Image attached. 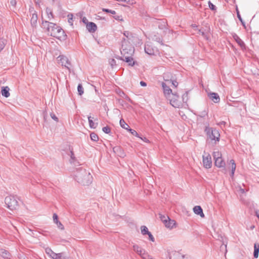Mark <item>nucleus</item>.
Here are the masks:
<instances>
[{"label": "nucleus", "instance_id": "nucleus-27", "mask_svg": "<svg viewBox=\"0 0 259 259\" xmlns=\"http://www.w3.org/2000/svg\"><path fill=\"white\" fill-rule=\"evenodd\" d=\"M46 252L48 254L50 257H51L53 259H54L56 257V255L57 253H55L52 251V250L50 248H47L46 249Z\"/></svg>", "mask_w": 259, "mask_h": 259}, {"label": "nucleus", "instance_id": "nucleus-13", "mask_svg": "<svg viewBox=\"0 0 259 259\" xmlns=\"http://www.w3.org/2000/svg\"><path fill=\"white\" fill-rule=\"evenodd\" d=\"M194 213L197 215H199L201 217H204V214L203 212L202 208L200 206H195L193 208Z\"/></svg>", "mask_w": 259, "mask_h": 259}, {"label": "nucleus", "instance_id": "nucleus-7", "mask_svg": "<svg viewBox=\"0 0 259 259\" xmlns=\"http://www.w3.org/2000/svg\"><path fill=\"white\" fill-rule=\"evenodd\" d=\"M57 59L59 64H61L62 66L66 67L67 69H68L69 71L70 70L69 67L70 66V63L67 57L63 55H60L57 58Z\"/></svg>", "mask_w": 259, "mask_h": 259}, {"label": "nucleus", "instance_id": "nucleus-37", "mask_svg": "<svg viewBox=\"0 0 259 259\" xmlns=\"http://www.w3.org/2000/svg\"><path fill=\"white\" fill-rule=\"evenodd\" d=\"M227 104L230 106H237V104H238V103L236 101L229 99V100L227 101Z\"/></svg>", "mask_w": 259, "mask_h": 259}, {"label": "nucleus", "instance_id": "nucleus-9", "mask_svg": "<svg viewBox=\"0 0 259 259\" xmlns=\"http://www.w3.org/2000/svg\"><path fill=\"white\" fill-rule=\"evenodd\" d=\"M120 52L121 55H122V57L129 56H131L134 53V49L131 46H129L128 48H126L123 45H122Z\"/></svg>", "mask_w": 259, "mask_h": 259}, {"label": "nucleus", "instance_id": "nucleus-29", "mask_svg": "<svg viewBox=\"0 0 259 259\" xmlns=\"http://www.w3.org/2000/svg\"><path fill=\"white\" fill-rule=\"evenodd\" d=\"M37 20V15L36 14H33L31 18V24L33 26H35Z\"/></svg>", "mask_w": 259, "mask_h": 259}, {"label": "nucleus", "instance_id": "nucleus-53", "mask_svg": "<svg viewBox=\"0 0 259 259\" xmlns=\"http://www.w3.org/2000/svg\"><path fill=\"white\" fill-rule=\"evenodd\" d=\"M53 218L54 222L55 221H57V220H58V217L56 213L53 214Z\"/></svg>", "mask_w": 259, "mask_h": 259}, {"label": "nucleus", "instance_id": "nucleus-35", "mask_svg": "<svg viewBox=\"0 0 259 259\" xmlns=\"http://www.w3.org/2000/svg\"><path fill=\"white\" fill-rule=\"evenodd\" d=\"M46 13H47L48 19L50 20L53 17L52 11L51 9L47 8Z\"/></svg>", "mask_w": 259, "mask_h": 259}, {"label": "nucleus", "instance_id": "nucleus-30", "mask_svg": "<svg viewBox=\"0 0 259 259\" xmlns=\"http://www.w3.org/2000/svg\"><path fill=\"white\" fill-rule=\"evenodd\" d=\"M141 233L143 235H148L150 232L148 231L147 227L145 226H142L141 227Z\"/></svg>", "mask_w": 259, "mask_h": 259}, {"label": "nucleus", "instance_id": "nucleus-50", "mask_svg": "<svg viewBox=\"0 0 259 259\" xmlns=\"http://www.w3.org/2000/svg\"><path fill=\"white\" fill-rule=\"evenodd\" d=\"M208 6L210 9L212 10H215V6L214 5H213L210 2H208Z\"/></svg>", "mask_w": 259, "mask_h": 259}, {"label": "nucleus", "instance_id": "nucleus-40", "mask_svg": "<svg viewBox=\"0 0 259 259\" xmlns=\"http://www.w3.org/2000/svg\"><path fill=\"white\" fill-rule=\"evenodd\" d=\"M68 23L70 24V25H73V15L71 14L68 15Z\"/></svg>", "mask_w": 259, "mask_h": 259}, {"label": "nucleus", "instance_id": "nucleus-44", "mask_svg": "<svg viewBox=\"0 0 259 259\" xmlns=\"http://www.w3.org/2000/svg\"><path fill=\"white\" fill-rule=\"evenodd\" d=\"M50 116H51V118L53 120H54L55 121H56V122L59 121L58 118L56 116V115L54 113H53V112L51 113Z\"/></svg>", "mask_w": 259, "mask_h": 259}, {"label": "nucleus", "instance_id": "nucleus-36", "mask_svg": "<svg viewBox=\"0 0 259 259\" xmlns=\"http://www.w3.org/2000/svg\"><path fill=\"white\" fill-rule=\"evenodd\" d=\"M54 223L57 225L58 228L60 230H63L64 229V226L58 220H57V221L54 222Z\"/></svg>", "mask_w": 259, "mask_h": 259}, {"label": "nucleus", "instance_id": "nucleus-43", "mask_svg": "<svg viewBox=\"0 0 259 259\" xmlns=\"http://www.w3.org/2000/svg\"><path fill=\"white\" fill-rule=\"evenodd\" d=\"M206 92H207V94H208V96L209 97H213V98H214V97H219V96L218 95V94L217 93H209L207 92V91H206Z\"/></svg>", "mask_w": 259, "mask_h": 259}, {"label": "nucleus", "instance_id": "nucleus-23", "mask_svg": "<svg viewBox=\"0 0 259 259\" xmlns=\"http://www.w3.org/2000/svg\"><path fill=\"white\" fill-rule=\"evenodd\" d=\"M258 252H259V244L257 243H255L254 244V251H253V256L254 258H257L258 256Z\"/></svg>", "mask_w": 259, "mask_h": 259}, {"label": "nucleus", "instance_id": "nucleus-28", "mask_svg": "<svg viewBox=\"0 0 259 259\" xmlns=\"http://www.w3.org/2000/svg\"><path fill=\"white\" fill-rule=\"evenodd\" d=\"M88 120L89 123L90 127L92 128H96L98 125V123H95L92 120L91 116H88Z\"/></svg>", "mask_w": 259, "mask_h": 259}, {"label": "nucleus", "instance_id": "nucleus-54", "mask_svg": "<svg viewBox=\"0 0 259 259\" xmlns=\"http://www.w3.org/2000/svg\"><path fill=\"white\" fill-rule=\"evenodd\" d=\"M212 99V101L214 102V103H219L220 101V98H211Z\"/></svg>", "mask_w": 259, "mask_h": 259}, {"label": "nucleus", "instance_id": "nucleus-51", "mask_svg": "<svg viewBox=\"0 0 259 259\" xmlns=\"http://www.w3.org/2000/svg\"><path fill=\"white\" fill-rule=\"evenodd\" d=\"M170 83H171L174 87H177L178 85V82L176 80H172V79H171Z\"/></svg>", "mask_w": 259, "mask_h": 259}, {"label": "nucleus", "instance_id": "nucleus-46", "mask_svg": "<svg viewBox=\"0 0 259 259\" xmlns=\"http://www.w3.org/2000/svg\"><path fill=\"white\" fill-rule=\"evenodd\" d=\"M143 259H149L151 256L149 255L146 251L141 256Z\"/></svg>", "mask_w": 259, "mask_h": 259}, {"label": "nucleus", "instance_id": "nucleus-24", "mask_svg": "<svg viewBox=\"0 0 259 259\" xmlns=\"http://www.w3.org/2000/svg\"><path fill=\"white\" fill-rule=\"evenodd\" d=\"M230 164H231V172L230 174V176L231 177H233L234 175V172L236 169V163L235 162V161L233 159H232L230 160Z\"/></svg>", "mask_w": 259, "mask_h": 259}, {"label": "nucleus", "instance_id": "nucleus-49", "mask_svg": "<svg viewBox=\"0 0 259 259\" xmlns=\"http://www.w3.org/2000/svg\"><path fill=\"white\" fill-rule=\"evenodd\" d=\"M113 17L116 20H118V21H122L123 20L121 15H115L113 16Z\"/></svg>", "mask_w": 259, "mask_h": 259}, {"label": "nucleus", "instance_id": "nucleus-45", "mask_svg": "<svg viewBox=\"0 0 259 259\" xmlns=\"http://www.w3.org/2000/svg\"><path fill=\"white\" fill-rule=\"evenodd\" d=\"M129 132L134 136H135L137 137H139V135L138 133L133 129H129Z\"/></svg>", "mask_w": 259, "mask_h": 259}, {"label": "nucleus", "instance_id": "nucleus-64", "mask_svg": "<svg viewBox=\"0 0 259 259\" xmlns=\"http://www.w3.org/2000/svg\"><path fill=\"white\" fill-rule=\"evenodd\" d=\"M128 34L129 32L128 31H126L124 33V35L127 37H128Z\"/></svg>", "mask_w": 259, "mask_h": 259}, {"label": "nucleus", "instance_id": "nucleus-52", "mask_svg": "<svg viewBox=\"0 0 259 259\" xmlns=\"http://www.w3.org/2000/svg\"><path fill=\"white\" fill-rule=\"evenodd\" d=\"M109 62L112 67L116 65V61L114 59H112Z\"/></svg>", "mask_w": 259, "mask_h": 259}, {"label": "nucleus", "instance_id": "nucleus-19", "mask_svg": "<svg viewBox=\"0 0 259 259\" xmlns=\"http://www.w3.org/2000/svg\"><path fill=\"white\" fill-rule=\"evenodd\" d=\"M87 28L90 32H95L97 27L96 25L93 22H89L87 25Z\"/></svg>", "mask_w": 259, "mask_h": 259}, {"label": "nucleus", "instance_id": "nucleus-61", "mask_svg": "<svg viewBox=\"0 0 259 259\" xmlns=\"http://www.w3.org/2000/svg\"><path fill=\"white\" fill-rule=\"evenodd\" d=\"M117 100H118V102L119 103H120L123 105L122 103L123 102V101L122 98H118Z\"/></svg>", "mask_w": 259, "mask_h": 259}, {"label": "nucleus", "instance_id": "nucleus-26", "mask_svg": "<svg viewBox=\"0 0 259 259\" xmlns=\"http://www.w3.org/2000/svg\"><path fill=\"white\" fill-rule=\"evenodd\" d=\"M150 37L151 39H152L153 40H154L155 41H157L159 43L162 44V39L161 37L158 35L156 34H151L150 35Z\"/></svg>", "mask_w": 259, "mask_h": 259}, {"label": "nucleus", "instance_id": "nucleus-22", "mask_svg": "<svg viewBox=\"0 0 259 259\" xmlns=\"http://www.w3.org/2000/svg\"><path fill=\"white\" fill-rule=\"evenodd\" d=\"M9 88L8 87H3L2 89V95L5 97H8L10 96Z\"/></svg>", "mask_w": 259, "mask_h": 259}, {"label": "nucleus", "instance_id": "nucleus-57", "mask_svg": "<svg viewBox=\"0 0 259 259\" xmlns=\"http://www.w3.org/2000/svg\"><path fill=\"white\" fill-rule=\"evenodd\" d=\"M82 22L87 25V24H88V19L85 18V17H83L82 19Z\"/></svg>", "mask_w": 259, "mask_h": 259}, {"label": "nucleus", "instance_id": "nucleus-4", "mask_svg": "<svg viewBox=\"0 0 259 259\" xmlns=\"http://www.w3.org/2000/svg\"><path fill=\"white\" fill-rule=\"evenodd\" d=\"M168 100L171 106L175 108H186L188 106V98H171Z\"/></svg>", "mask_w": 259, "mask_h": 259}, {"label": "nucleus", "instance_id": "nucleus-59", "mask_svg": "<svg viewBox=\"0 0 259 259\" xmlns=\"http://www.w3.org/2000/svg\"><path fill=\"white\" fill-rule=\"evenodd\" d=\"M70 157L72 159H74L75 158L74 153L72 151H70Z\"/></svg>", "mask_w": 259, "mask_h": 259}, {"label": "nucleus", "instance_id": "nucleus-21", "mask_svg": "<svg viewBox=\"0 0 259 259\" xmlns=\"http://www.w3.org/2000/svg\"><path fill=\"white\" fill-rule=\"evenodd\" d=\"M233 38L236 41V42L241 47L243 48L245 46L244 42L241 40V38L236 34L233 35Z\"/></svg>", "mask_w": 259, "mask_h": 259}, {"label": "nucleus", "instance_id": "nucleus-48", "mask_svg": "<svg viewBox=\"0 0 259 259\" xmlns=\"http://www.w3.org/2000/svg\"><path fill=\"white\" fill-rule=\"evenodd\" d=\"M148 235L149 236V239L150 241H151L152 242L155 241L154 237H153V236L152 235V234H151V233L150 232L148 233Z\"/></svg>", "mask_w": 259, "mask_h": 259}, {"label": "nucleus", "instance_id": "nucleus-38", "mask_svg": "<svg viewBox=\"0 0 259 259\" xmlns=\"http://www.w3.org/2000/svg\"><path fill=\"white\" fill-rule=\"evenodd\" d=\"M120 126L123 128H125L126 126L128 127V125L125 122L123 119H121L119 121Z\"/></svg>", "mask_w": 259, "mask_h": 259}, {"label": "nucleus", "instance_id": "nucleus-1", "mask_svg": "<svg viewBox=\"0 0 259 259\" xmlns=\"http://www.w3.org/2000/svg\"><path fill=\"white\" fill-rule=\"evenodd\" d=\"M42 25L44 28H47L48 34L60 40L65 39L66 35L64 30L56 24L45 21H42Z\"/></svg>", "mask_w": 259, "mask_h": 259}, {"label": "nucleus", "instance_id": "nucleus-58", "mask_svg": "<svg viewBox=\"0 0 259 259\" xmlns=\"http://www.w3.org/2000/svg\"><path fill=\"white\" fill-rule=\"evenodd\" d=\"M199 33L201 34L202 36H203L204 37H206L205 33L203 31H202L201 29L199 30Z\"/></svg>", "mask_w": 259, "mask_h": 259}, {"label": "nucleus", "instance_id": "nucleus-18", "mask_svg": "<svg viewBox=\"0 0 259 259\" xmlns=\"http://www.w3.org/2000/svg\"><path fill=\"white\" fill-rule=\"evenodd\" d=\"M172 75L169 72H166L163 74V79L165 81L164 82L167 83H170L172 79Z\"/></svg>", "mask_w": 259, "mask_h": 259}, {"label": "nucleus", "instance_id": "nucleus-42", "mask_svg": "<svg viewBox=\"0 0 259 259\" xmlns=\"http://www.w3.org/2000/svg\"><path fill=\"white\" fill-rule=\"evenodd\" d=\"M102 11L103 12H106V13H110L113 15H115L116 14V12L115 11H113V10H109V9H105V8H103L102 9Z\"/></svg>", "mask_w": 259, "mask_h": 259}, {"label": "nucleus", "instance_id": "nucleus-47", "mask_svg": "<svg viewBox=\"0 0 259 259\" xmlns=\"http://www.w3.org/2000/svg\"><path fill=\"white\" fill-rule=\"evenodd\" d=\"M42 114H43V117H44V121L45 122H47V121L48 115H47V112L46 110H44L43 111Z\"/></svg>", "mask_w": 259, "mask_h": 259}, {"label": "nucleus", "instance_id": "nucleus-31", "mask_svg": "<svg viewBox=\"0 0 259 259\" xmlns=\"http://www.w3.org/2000/svg\"><path fill=\"white\" fill-rule=\"evenodd\" d=\"M212 156L214 160L217 159L222 157V153L220 152L219 151H214L212 154Z\"/></svg>", "mask_w": 259, "mask_h": 259}, {"label": "nucleus", "instance_id": "nucleus-39", "mask_svg": "<svg viewBox=\"0 0 259 259\" xmlns=\"http://www.w3.org/2000/svg\"><path fill=\"white\" fill-rule=\"evenodd\" d=\"M160 215V220L164 224H165V222H166L169 219L168 216H165L162 214Z\"/></svg>", "mask_w": 259, "mask_h": 259}, {"label": "nucleus", "instance_id": "nucleus-15", "mask_svg": "<svg viewBox=\"0 0 259 259\" xmlns=\"http://www.w3.org/2000/svg\"><path fill=\"white\" fill-rule=\"evenodd\" d=\"M214 164L218 167H224L225 166V162L222 157L215 159L214 160Z\"/></svg>", "mask_w": 259, "mask_h": 259}, {"label": "nucleus", "instance_id": "nucleus-6", "mask_svg": "<svg viewBox=\"0 0 259 259\" xmlns=\"http://www.w3.org/2000/svg\"><path fill=\"white\" fill-rule=\"evenodd\" d=\"M145 52L148 55H154L158 53L157 48L153 47L151 42H147L145 46Z\"/></svg>", "mask_w": 259, "mask_h": 259}, {"label": "nucleus", "instance_id": "nucleus-11", "mask_svg": "<svg viewBox=\"0 0 259 259\" xmlns=\"http://www.w3.org/2000/svg\"><path fill=\"white\" fill-rule=\"evenodd\" d=\"M113 151L117 154V156L123 157L125 155L123 149L120 146H115L113 148Z\"/></svg>", "mask_w": 259, "mask_h": 259}, {"label": "nucleus", "instance_id": "nucleus-2", "mask_svg": "<svg viewBox=\"0 0 259 259\" xmlns=\"http://www.w3.org/2000/svg\"><path fill=\"white\" fill-rule=\"evenodd\" d=\"M74 176L77 182L83 185L88 186L92 182V176L90 172L82 167L76 169Z\"/></svg>", "mask_w": 259, "mask_h": 259}, {"label": "nucleus", "instance_id": "nucleus-55", "mask_svg": "<svg viewBox=\"0 0 259 259\" xmlns=\"http://www.w3.org/2000/svg\"><path fill=\"white\" fill-rule=\"evenodd\" d=\"M139 138L141 139L143 141H144L146 143H149V140L148 139H147L146 137L142 138V137H141L139 136Z\"/></svg>", "mask_w": 259, "mask_h": 259}, {"label": "nucleus", "instance_id": "nucleus-10", "mask_svg": "<svg viewBox=\"0 0 259 259\" xmlns=\"http://www.w3.org/2000/svg\"><path fill=\"white\" fill-rule=\"evenodd\" d=\"M171 259V257H169ZM172 259H192L189 255L182 254L179 251H175L172 253Z\"/></svg>", "mask_w": 259, "mask_h": 259}, {"label": "nucleus", "instance_id": "nucleus-25", "mask_svg": "<svg viewBox=\"0 0 259 259\" xmlns=\"http://www.w3.org/2000/svg\"><path fill=\"white\" fill-rule=\"evenodd\" d=\"M54 259H72L68 256L65 255L64 252L57 253Z\"/></svg>", "mask_w": 259, "mask_h": 259}, {"label": "nucleus", "instance_id": "nucleus-41", "mask_svg": "<svg viewBox=\"0 0 259 259\" xmlns=\"http://www.w3.org/2000/svg\"><path fill=\"white\" fill-rule=\"evenodd\" d=\"M102 130L106 134H109L111 132V128L108 126L103 127Z\"/></svg>", "mask_w": 259, "mask_h": 259}, {"label": "nucleus", "instance_id": "nucleus-32", "mask_svg": "<svg viewBox=\"0 0 259 259\" xmlns=\"http://www.w3.org/2000/svg\"><path fill=\"white\" fill-rule=\"evenodd\" d=\"M77 92L79 96H81L83 94V88L81 84H79L77 86Z\"/></svg>", "mask_w": 259, "mask_h": 259}, {"label": "nucleus", "instance_id": "nucleus-14", "mask_svg": "<svg viewBox=\"0 0 259 259\" xmlns=\"http://www.w3.org/2000/svg\"><path fill=\"white\" fill-rule=\"evenodd\" d=\"M164 225L166 228L172 229L176 227V222L174 220H170L169 219L166 222H165Z\"/></svg>", "mask_w": 259, "mask_h": 259}, {"label": "nucleus", "instance_id": "nucleus-20", "mask_svg": "<svg viewBox=\"0 0 259 259\" xmlns=\"http://www.w3.org/2000/svg\"><path fill=\"white\" fill-rule=\"evenodd\" d=\"M121 59L123 61H125L126 62L128 63L129 65L132 66H134L135 64V62L133 61V58L129 56H125V57H122Z\"/></svg>", "mask_w": 259, "mask_h": 259}, {"label": "nucleus", "instance_id": "nucleus-63", "mask_svg": "<svg viewBox=\"0 0 259 259\" xmlns=\"http://www.w3.org/2000/svg\"><path fill=\"white\" fill-rule=\"evenodd\" d=\"M255 215L257 217V218L259 219V210L255 211Z\"/></svg>", "mask_w": 259, "mask_h": 259}, {"label": "nucleus", "instance_id": "nucleus-8", "mask_svg": "<svg viewBox=\"0 0 259 259\" xmlns=\"http://www.w3.org/2000/svg\"><path fill=\"white\" fill-rule=\"evenodd\" d=\"M203 166L206 168H209L212 166L211 157L209 154L205 153L202 156Z\"/></svg>", "mask_w": 259, "mask_h": 259}, {"label": "nucleus", "instance_id": "nucleus-12", "mask_svg": "<svg viewBox=\"0 0 259 259\" xmlns=\"http://www.w3.org/2000/svg\"><path fill=\"white\" fill-rule=\"evenodd\" d=\"M169 84L170 83H167L166 82H162L161 83L164 94L165 95H169L172 92L171 90L169 87Z\"/></svg>", "mask_w": 259, "mask_h": 259}, {"label": "nucleus", "instance_id": "nucleus-56", "mask_svg": "<svg viewBox=\"0 0 259 259\" xmlns=\"http://www.w3.org/2000/svg\"><path fill=\"white\" fill-rule=\"evenodd\" d=\"M5 44L3 41H0V52L4 49Z\"/></svg>", "mask_w": 259, "mask_h": 259}, {"label": "nucleus", "instance_id": "nucleus-60", "mask_svg": "<svg viewBox=\"0 0 259 259\" xmlns=\"http://www.w3.org/2000/svg\"><path fill=\"white\" fill-rule=\"evenodd\" d=\"M140 84L142 87H146L147 85L146 83L143 81H140Z\"/></svg>", "mask_w": 259, "mask_h": 259}, {"label": "nucleus", "instance_id": "nucleus-34", "mask_svg": "<svg viewBox=\"0 0 259 259\" xmlns=\"http://www.w3.org/2000/svg\"><path fill=\"white\" fill-rule=\"evenodd\" d=\"M220 251H222L223 253H226L227 252V244H225L224 243H223L220 246Z\"/></svg>", "mask_w": 259, "mask_h": 259}, {"label": "nucleus", "instance_id": "nucleus-17", "mask_svg": "<svg viewBox=\"0 0 259 259\" xmlns=\"http://www.w3.org/2000/svg\"><path fill=\"white\" fill-rule=\"evenodd\" d=\"M0 255L4 258H10L11 256L8 250L3 248L0 249Z\"/></svg>", "mask_w": 259, "mask_h": 259}, {"label": "nucleus", "instance_id": "nucleus-33", "mask_svg": "<svg viewBox=\"0 0 259 259\" xmlns=\"http://www.w3.org/2000/svg\"><path fill=\"white\" fill-rule=\"evenodd\" d=\"M90 138L93 141H97L99 140L98 136L95 133H92L90 134Z\"/></svg>", "mask_w": 259, "mask_h": 259}, {"label": "nucleus", "instance_id": "nucleus-62", "mask_svg": "<svg viewBox=\"0 0 259 259\" xmlns=\"http://www.w3.org/2000/svg\"><path fill=\"white\" fill-rule=\"evenodd\" d=\"M237 17L238 18V19L241 21H242V19H241V16L239 14V13L238 11H237Z\"/></svg>", "mask_w": 259, "mask_h": 259}, {"label": "nucleus", "instance_id": "nucleus-16", "mask_svg": "<svg viewBox=\"0 0 259 259\" xmlns=\"http://www.w3.org/2000/svg\"><path fill=\"white\" fill-rule=\"evenodd\" d=\"M133 250L136 252L139 255L141 256L146 251L145 249H142L141 247L137 244L133 245Z\"/></svg>", "mask_w": 259, "mask_h": 259}, {"label": "nucleus", "instance_id": "nucleus-5", "mask_svg": "<svg viewBox=\"0 0 259 259\" xmlns=\"http://www.w3.org/2000/svg\"><path fill=\"white\" fill-rule=\"evenodd\" d=\"M6 206L10 210L16 209L18 207V202L13 196H7L5 199Z\"/></svg>", "mask_w": 259, "mask_h": 259}, {"label": "nucleus", "instance_id": "nucleus-3", "mask_svg": "<svg viewBox=\"0 0 259 259\" xmlns=\"http://www.w3.org/2000/svg\"><path fill=\"white\" fill-rule=\"evenodd\" d=\"M205 132L208 139L214 141V144H216L220 141V134L216 128L206 126Z\"/></svg>", "mask_w": 259, "mask_h": 259}]
</instances>
